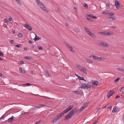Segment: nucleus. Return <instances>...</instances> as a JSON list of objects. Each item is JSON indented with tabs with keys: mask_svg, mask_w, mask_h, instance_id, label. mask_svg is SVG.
Instances as JSON below:
<instances>
[{
	"mask_svg": "<svg viewBox=\"0 0 124 124\" xmlns=\"http://www.w3.org/2000/svg\"><path fill=\"white\" fill-rule=\"evenodd\" d=\"M3 54L0 52V56H3Z\"/></svg>",
	"mask_w": 124,
	"mask_h": 124,
	"instance_id": "55",
	"label": "nucleus"
},
{
	"mask_svg": "<svg viewBox=\"0 0 124 124\" xmlns=\"http://www.w3.org/2000/svg\"><path fill=\"white\" fill-rule=\"evenodd\" d=\"M99 45L102 47H108L109 46L108 44H107V43L105 41H102L99 44Z\"/></svg>",
	"mask_w": 124,
	"mask_h": 124,
	"instance_id": "4",
	"label": "nucleus"
},
{
	"mask_svg": "<svg viewBox=\"0 0 124 124\" xmlns=\"http://www.w3.org/2000/svg\"><path fill=\"white\" fill-rule=\"evenodd\" d=\"M120 91L122 92H124V89H123L122 88Z\"/></svg>",
	"mask_w": 124,
	"mask_h": 124,
	"instance_id": "45",
	"label": "nucleus"
},
{
	"mask_svg": "<svg viewBox=\"0 0 124 124\" xmlns=\"http://www.w3.org/2000/svg\"><path fill=\"white\" fill-rule=\"evenodd\" d=\"M45 72H46V75H47L49 76H50V74L47 70H45Z\"/></svg>",
	"mask_w": 124,
	"mask_h": 124,
	"instance_id": "28",
	"label": "nucleus"
},
{
	"mask_svg": "<svg viewBox=\"0 0 124 124\" xmlns=\"http://www.w3.org/2000/svg\"><path fill=\"white\" fill-rule=\"evenodd\" d=\"M106 6L108 7H109L110 6L109 4V3H107L106 4Z\"/></svg>",
	"mask_w": 124,
	"mask_h": 124,
	"instance_id": "43",
	"label": "nucleus"
},
{
	"mask_svg": "<svg viewBox=\"0 0 124 124\" xmlns=\"http://www.w3.org/2000/svg\"><path fill=\"white\" fill-rule=\"evenodd\" d=\"M16 0L18 3L20 5H22V3L20 2L19 0Z\"/></svg>",
	"mask_w": 124,
	"mask_h": 124,
	"instance_id": "34",
	"label": "nucleus"
},
{
	"mask_svg": "<svg viewBox=\"0 0 124 124\" xmlns=\"http://www.w3.org/2000/svg\"><path fill=\"white\" fill-rule=\"evenodd\" d=\"M32 42V41L31 40H29L28 42V43L30 44H31Z\"/></svg>",
	"mask_w": 124,
	"mask_h": 124,
	"instance_id": "60",
	"label": "nucleus"
},
{
	"mask_svg": "<svg viewBox=\"0 0 124 124\" xmlns=\"http://www.w3.org/2000/svg\"><path fill=\"white\" fill-rule=\"evenodd\" d=\"M83 5L84 7H87V8L88 7V6L85 3H84V4Z\"/></svg>",
	"mask_w": 124,
	"mask_h": 124,
	"instance_id": "40",
	"label": "nucleus"
},
{
	"mask_svg": "<svg viewBox=\"0 0 124 124\" xmlns=\"http://www.w3.org/2000/svg\"><path fill=\"white\" fill-rule=\"evenodd\" d=\"M59 120V118H58V117L56 116L53 119L52 121V123H54L56 122H57Z\"/></svg>",
	"mask_w": 124,
	"mask_h": 124,
	"instance_id": "14",
	"label": "nucleus"
},
{
	"mask_svg": "<svg viewBox=\"0 0 124 124\" xmlns=\"http://www.w3.org/2000/svg\"><path fill=\"white\" fill-rule=\"evenodd\" d=\"M102 14L105 15H108V13H107L106 11H103L102 13Z\"/></svg>",
	"mask_w": 124,
	"mask_h": 124,
	"instance_id": "37",
	"label": "nucleus"
},
{
	"mask_svg": "<svg viewBox=\"0 0 124 124\" xmlns=\"http://www.w3.org/2000/svg\"><path fill=\"white\" fill-rule=\"evenodd\" d=\"M74 93L75 94H78V95H81V93L80 91H75L74 92Z\"/></svg>",
	"mask_w": 124,
	"mask_h": 124,
	"instance_id": "23",
	"label": "nucleus"
},
{
	"mask_svg": "<svg viewBox=\"0 0 124 124\" xmlns=\"http://www.w3.org/2000/svg\"><path fill=\"white\" fill-rule=\"evenodd\" d=\"M108 18L109 19V20H115V18L113 16H111L109 17Z\"/></svg>",
	"mask_w": 124,
	"mask_h": 124,
	"instance_id": "25",
	"label": "nucleus"
},
{
	"mask_svg": "<svg viewBox=\"0 0 124 124\" xmlns=\"http://www.w3.org/2000/svg\"><path fill=\"white\" fill-rule=\"evenodd\" d=\"M101 109V108H99L97 109V111L96 113H97L98 112H99L100 111V110Z\"/></svg>",
	"mask_w": 124,
	"mask_h": 124,
	"instance_id": "48",
	"label": "nucleus"
},
{
	"mask_svg": "<svg viewBox=\"0 0 124 124\" xmlns=\"http://www.w3.org/2000/svg\"><path fill=\"white\" fill-rule=\"evenodd\" d=\"M42 97H43L44 98H46V99H50L51 98H48L47 97L45 96H43Z\"/></svg>",
	"mask_w": 124,
	"mask_h": 124,
	"instance_id": "57",
	"label": "nucleus"
},
{
	"mask_svg": "<svg viewBox=\"0 0 124 124\" xmlns=\"http://www.w3.org/2000/svg\"><path fill=\"white\" fill-rule=\"evenodd\" d=\"M92 84L94 85H95V86H97L99 84V82L98 81H96L94 82H92ZM93 85H92V86Z\"/></svg>",
	"mask_w": 124,
	"mask_h": 124,
	"instance_id": "20",
	"label": "nucleus"
},
{
	"mask_svg": "<svg viewBox=\"0 0 124 124\" xmlns=\"http://www.w3.org/2000/svg\"><path fill=\"white\" fill-rule=\"evenodd\" d=\"M12 18L11 17L9 18L8 19V21L9 22H10L12 20Z\"/></svg>",
	"mask_w": 124,
	"mask_h": 124,
	"instance_id": "53",
	"label": "nucleus"
},
{
	"mask_svg": "<svg viewBox=\"0 0 124 124\" xmlns=\"http://www.w3.org/2000/svg\"><path fill=\"white\" fill-rule=\"evenodd\" d=\"M16 47L19 48L20 47V45H16Z\"/></svg>",
	"mask_w": 124,
	"mask_h": 124,
	"instance_id": "49",
	"label": "nucleus"
},
{
	"mask_svg": "<svg viewBox=\"0 0 124 124\" xmlns=\"http://www.w3.org/2000/svg\"><path fill=\"white\" fill-rule=\"evenodd\" d=\"M65 45L66 46L68 47V49H70L71 48L72 46H71L70 45H69L68 43H66Z\"/></svg>",
	"mask_w": 124,
	"mask_h": 124,
	"instance_id": "24",
	"label": "nucleus"
},
{
	"mask_svg": "<svg viewBox=\"0 0 124 124\" xmlns=\"http://www.w3.org/2000/svg\"><path fill=\"white\" fill-rule=\"evenodd\" d=\"M120 79V78H118L116 79L114 81V82L115 83H116L117 82H118V81Z\"/></svg>",
	"mask_w": 124,
	"mask_h": 124,
	"instance_id": "31",
	"label": "nucleus"
},
{
	"mask_svg": "<svg viewBox=\"0 0 124 124\" xmlns=\"http://www.w3.org/2000/svg\"><path fill=\"white\" fill-rule=\"evenodd\" d=\"M86 19L90 21H92L93 20L92 19H91L90 18H86Z\"/></svg>",
	"mask_w": 124,
	"mask_h": 124,
	"instance_id": "42",
	"label": "nucleus"
},
{
	"mask_svg": "<svg viewBox=\"0 0 124 124\" xmlns=\"http://www.w3.org/2000/svg\"><path fill=\"white\" fill-rule=\"evenodd\" d=\"M36 2H37V4L38 5L39 4H40L41 3V2H40V1H39V0H35Z\"/></svg>",
	"mask_w": 124,
	"mask_h": 124,
	"instance_id": "32",
	"label": "nucleus"
},
{
	"mask_svg": "<svg viewBox=\"0 0 124 124\" xmlns=\"http://www.w3.org/2000/svg\"><path fill=\"white\" fill-rule=\"evenodd\" d=\"M85 61H86V62L88 63H92L93 62V61L90 60L89 59H87L85 60Z\"/></svg>",
	"mask_w": 124,
	"mask_h": 124,
	"instance_id": "21",
	"label": "nucleus"
},
{
	"mask_svg": "<svg viewBox=\"0 0 124 124\" xmlns=\"http://www.w3.org/2000/svg\"><path fill=\"white\" fill-rule=\"evenodd\" d=\"M14 118L13 116H12L11 117L9 118L8 119V122L9 123H12L13 121Z\"/></svg>",
	"mask_w": 124,
	"mask_h": 124,
	"instance_id": "12",
	"label": "nucleus"
},
{
	"mask_svg": "<svg viewBox=\"0 0 124 124\" xmlns=\"http://www.w3.org/2000/svg\"><path fill=\"white\" fill-rule=\"evenodd\" d=\"M40 122V121H37L35 124H39Z\"/></svg>",
	"mask_w": 124,
	"mask_h": 124,
	"instance_id": "59",
	"label": "nucleus"
},
{
	"mask_svg": "<svg viewBox=\"0 0 124 124\" xmlns=\"http://www.w3.org/2000/svg\"><path fill=\"white\" fill-rule=\"evenodd\" d=\"M4 115L2 116L0 118V120L4 118Z\"/></svg>",
	"mask_w": 124,
	"mask_h": 124,
	"instance_id": "52",
	"label": "nucleus"
},
{
	"mask_svg": "<svg viewBox=\"0 0 124 124\" xmlns=\"http://www.w3.org/2000/svg\"><path fill=\"white\" fill-rule=\"evenodd\" d=\"M74 31H75L77 32H79V31L77 29H75V30H74Z\"/></svg>",
	"mask_w": 124,
	"mask_h": 124,
	"instance_id": "54",
	"label": "nucleus"
},
{
	"mask_svg": "<svg viewBox=\"0 0 124 124\" xmlns=\"http://www.w3.org/2000/svg\"><path fill=\"white\" fill-rule=\"evenodd\" d=\"M19 70L20 71H21V72H22V70L21 68H20L19 69Z\"/></svg>",
	"mask_w": 124,
	"mask_h": 124,
	"instance_id": "62",
	"label": "nucleus"
},
{
	"mask_svg": "<svg viewBox=\"0 0 124 124\" xmlns=\"http://www.w3.org/2000/svg\"><path fill=\"white\" fill-rule=\"evenodd\" d=\"M25 85H26V86H29V85H31V84H30V83H27V84H25Z\"/></svg>",
	"mask_w": 124,
	"mask_h": 124,
	"instance_id": "51",
	"label": "nucleus"
},
{
	"mask_svg": "<svg viewBox=\"0 0 124 124\" xmlns=\"http://www.w3.org/2000/svg\"><path fill=\"white\" fill-rule=\"evenodd\" d=\"M3 26L4 27H6L7 26L5 24H3Z\"/></svg>",
	"mask_w": 124,
	"mask_h": 124,
	"instance_id": "61",
	"label": "nucleus"
},
{
	"mask_svg": "<svg viewBox=\"0 0 124 124\" xmlns=\"http://www.w3.org/2000/svg\"><path fill=\"white\" fill-rule=\"evenodd\" d=\"M115 6L116 8L117 9L119 8L120 7V3L117 0H116L115 1Z\"/></svg>",
	"mask_w": 124,
	"mask_h": 124,
	"instance_id": "9",
	"label": "nucleus"
},
{
	"mask_svg": "<svg viewBox=\"0 0 124 124\" xmlns=\"http://www.w3.org/2000/svg\"><path fill=\"white\" fill-rule=\"evenodd\" d=\"M23 62V61H20V64H22Z\"/></svg>",
	"mask_w": 124,
	"mask_h": 124,
	"instance_id": "56",
	"label": "nucleus"
},
{
	"mask_svg": "<svg viewBox=\"0 0 124 124\" xmlns=\"http://www.w3.org/2000/svg\"><path fill=\"white\" fill-rule=\"evenodd\" d=\"M114 93L115 92L113 91H110L107 94L108 97L109 99L110 97L113 95Z\"/></svg>",
	"mask_w": 124,
	"mask_h": 124,
	"instance_id": "7",
	"label": "nucleus"
},
{
	"mask_svg": "<svg viewBox=\"0 0 124 124\" xmlns=\"http://www.w3.org/2000/svg\"><path fill=\"white\" fill-rule=\"evenodd\" d=\"M87 103H85L84 105H83V106L82 107L84 108V109L87 106Z\"/></svg>",
	"mask_w": 124,
	"mask_h": 124,
	"instance_id": "33",
	"label": "nucleus"
},
{
	"mask_svg": "<svg viewBox=\"0 0 124 124\" xmlns=\"http://www.w3.org/2000/svg\"><path fill=\"white\" fill-rule=\"evenodd\" d=\"M10 42L11 43H12L14 42V41L13 40H11L10 41Z\"/></svg>",
	"mask_w": 124,
	"mask_h": 124,
	"instance_id": "58",
	"label": "nucleus"
},
{
	"mask_svg": "<svg viewBox=\"0 0 124 124\" xmlns=\"http://www.w3.org/2000/svg\"><path fill=\"white\" fill-rule=\"evenodd\" d=\"M97 60L98 61H101L105 60V58L102 57H98L97 56Z\"/></svg>",
	"mask_w": 124,
	"mask_h": 124,
	"instance_id": "15",
	"label": "nucleus"
},
{
	"mask_svg": "<svg viewBox=\"0 0 124 124\" xmlns=\"http://www.w3.org/2000/svg\"><path fill=\"white\" fill-rule=\"evenodd\" d=\"M109 16H113L114 15L113 13H108V14Z\"/></svg>",
	"mask_w": 124,
	"mask_h": 124,
	"instance_id": "39",
	"label": "nucleus"
},
{
	"mask_svg": "<svg viewBox=\"0 0 124 124\" xmlns=\"http://www.w3.org/2000/svg\"><path fill=\"white\" fill-rule=\"evenodd\" d=\"M18 37H22V34L21 33H19L18 34Z\"/></svg>",
	"mask_w": 124,
	"mask_h": 124,
	"instance_id": "46",
	"label": "nucleus"
},
{
	"mask_svg": "<svg viewBox=\"0 0 124 124\" xmlns=\"http://www.w3.org/2000/svg\"><path fill=\"white\" fill-rule=\"evenodd\" d=\"M117 70H119V71H121L122 72H124V69L120 68H117Z\"/></svg>",
	"mask_w": 124,
	"mask_h": 124,
	"instance_id": "26",
	"label": "nucleus"
},
{
	"mask_svg": "<svg viewBox=\"0 0 124 124\" xmlns=\"http://www.w3.org/2000/svg\"><path fill=\"white\" fill-rule=\"evenodd\" d=\"M105 35L106 36L109 35H113L114 34L113 32H112L111 31H109L108 32L105 31Z\"/></svg>",
	"mask_w": 124,
	"mask_h": 124,
	"instance_id": "11",
	"label": "nucleus"
},
{
	"mask_svg": "<svg viewBox=\"0 0 124 124\" xmlns=\"http://www.w3.org/2000/svg\"><path fill=\"white\" fill-rule=\"evenodd\" d=\"M84 109V108L83 107H82L79 110V113H80L81 112V111H82Z\"/></svg>",
	"mask_w": 124,
	"mask_h": 124,
	"instance_id": "30",
	"label": "nucleus"
},
{
	"mask_svg": "<svg viewBox=\"0 0 124 124\" xmlns=\"http://www.w3.org/2000/svg\"><path fill=\"white\" fill-rule=\"evenodd\" d=\"M120 96L119 95H117L115 97V98L118 99L119 98H120Z\"/></svg>",
	"mask_w": 124,
	"mask_h": 124,
	"instance_id": "44",
	"label": "nucleus"
},
{
	"mask_svg": "<svg viewBox=\"0 0 124 124\" xmlns=\"http://www.w3.org/2000/svg\"><path fill=\"white\" fill-rule=\"evenodd\" d=\"M21 73L22 74L25 73H26V71L25 70H22V72H21Z\"/></svg>",
	"mask_w": 124,
	"mask_h": 124,
	"instance_id": "47",
	"label": "nucleus"
},
{
	"mask_svg": "<svg viewBox=\"0 0 124 124\" xmlns=\"http://www.w3.org/2000/svg\"><path fill=\"white\" fill-rule=\"evenodd\" d=\"M78 77V78L80 80H84L86 81V80L84 78L82 77H81L78 75H76Z\"/></svg>",
	"mask_w": 124,
	"mask_h": 124,
	"instance_id": "17",
	"label": "nucleus"
},
{
	"mask_svg": "<svg viewBox=\"0 0 124 124\" xmlns=\"http://www.w3.org/2000/svg\"><path fill=\"white\" fill-rule=\"evenodd\" d=\"M76 67L83 73L85 74H87V69L85 67H82L78 64H76Z\"/></svg>",
	"mask_w": 124,
	"mask_h": 124,
	"instance_id": "2",
	"label": "nucleus"
},
{
	"mask_svg": "<svg viewBox=\"0 0 124 124\" xmlns=\"http://www.w3.org/2000/svg\"><path fill=\"white\" fill-rule=\"evenodd\" d=\"M88 34L92 38H96V36L95 34L94 33L91 32L89 33Z\"/></svg>",
	"mask_w": 124,
	"mask_h": 124,
	"instance_id": "13",
	"label": "nucleus"
},
{
	"mask_svg": "<svg viewBox=\"0 0 124 124\" xmlns=\"http://www.w3.org/2000/svg\"><path fill=\"white\" fill-rule=\"evenodd\" d=\"M105 31L100 32L99 33V34L103 35H105Z\"/></svg>",
	"mask_w": 124,
	"mask_h": 124,
	"instance_id": "27",
	"label": "nucleus"
},
{
	"mask_svg": "<svg viewBox=\"0 0 124 124\" xmlns=\"http://www.w3.org/2000/svg\"><path fill=\"white\" fill-rule=\"evenodd\" d=\"M24 26L25 28L29 30L30 31H31L32 29V28L31 26L27 24H25L24 25Z\"/></svg>",
	"mask_w": 124,
	"mask_h": 124,
	"instance_id": "8",
	"label": "nucleus"
},
{
	"mask_svg": "<svg viewBox=\"0 0 124 124\" xmlns=\"http://www.w3.org/2000/svg\"><path fill=\"white\" fill-rule=\"evenodd\" d=\"M25 59L28 60L30 59L31 58V57L27 56L25 57Z\"/></svg>",
	"mask_w": 124,
	"mask_h": 124,
	"instance_id": "38",
	"label": "nucleus"
},
{
	"mask_svg": "<svg viewBox=\"0 0 124 124\" xmlns=\"http://www.w3.org/2000/svg\"><path fill=\"white\" fill-rule=\"evenodd\" d=\"M72 116L69 113L66 116H65V118H64V120H67L68 119L70 118Z\"/></svg>",
	"mask_w": 124,
	"mask_h": 124,
	"instance_id": "10",
	"label": "nucleus"
},
{
	"mask_svg": "<svg viewBox=\"0 0 124 124\" xmlns=\"http://www.w3.org/2000/svg\"><path fill=\"white\" fill-rule=\"evenodd\" d=\"M84 28L85 29L86 31L88 34L90 32V30L87 27H84Z\"/></svg>",
	"mask_w": 124,
	"mask_h": 124,
	"instance_id": "18",
	"label": "nucleus"
},
{
	"mask_svg": "<svg viewBox=\"0 0 124 124\" xmlns=\"http://www.w3.org/2000/svg\"><path fill=\"white\" fill-rule=\"evenodd\" d=\"M39 5L41 8L45 11L48 13V11L46 9V8L45 7L44 5L41 2V3L40 4H39L38 5Z\"/></svg>",
	"mask_w": 124,
	"mask_h": 124,
	"instance_id": "5",
	"label": "nucleus"
},
{
	"mask_svg": "<svg viewBox=\"0 0 124 124\" xmlns=\"http://www.w3.org/2000/svg\"><path fill=\"white\" fill-rule=\"evenodd\" d=\"M88 16L89 17H91L93 18L97 19V17L95 16H93L92 14H90L88 15Z\"/></svg>",
	"mask_w": 124,
	"mask_h": 124,
	"instance_id": "19",
	"label": "nucleus"
},
{
	"mask_svg": "<svg viewBox=\"0 0 124 124\" xmlns=\"http://www.w3.org/2000/svg\"><path fill=\"white\" fill-rule=\"evenodd\" d=\"M93 59L95 60H97V56H94V55H93Z\"/></svg>",
	"mask_w": 124,
	"mask_h": 124,
	"instance_id": "29",
	"label": "nucleus"
},
{
	"mask_svg": "<svg viewBox=\"0 0 124 124\" xmlns=\"http://www.w3.org/2000/svg\"><path fill=\"white\" fill-rule=\"evenodd\" d=\"M116 108L117 107L116 106H115L114 107L112 111L113 112H117Z\"/></svg>",
	"mask_w": 124,
	"mask_h": 124,
	"instance_id": "22",
	"label": "nucleus"
},
{
	"mask_svg": "<svg viewBox=\"0 0 124 124\" xmlns=\"http://www.w3.org/2000/svg\"><path fill=\"white\" fill-rule=\"evenodd\" d=\"M111 28L112 29H115L116 28V27H115V26H112L111 27Z\"/></svg>",
	"mask_w": 124,
	"mask_h": 124,
	"instance_id": "50",
	"label": "nucleus"
},
{
	"mask_svg": "<svg viewBox=\"0 0 124 124\" xmlns=\"http://www.w3.org/2000/svg\"><path fill=\"white\" fill-rule=\"evenodd\" d=\"M44 106H45V105H44L40 104L39 105V107L38 108H39L40 107Z\"/></svg>",
	"mask_w": 124,
	"mask_h": 124,
	"instance_id": "41",
	"label": "nucleus"
},
{
	"mask_svg": "<svg viewBox=\"0 0 124 124\" xmlns=\"http://www.w3.org/2000/svg\"><path fill=\"white\" fill-rule=\"evenodd\" d=\"M112 107V106H109L108 107V108H109V109H110V110H111V109Z\"/></svg>",
	"mask_w": 124,
	"mask_h": 124,
	"instance_id": "64",
	"label": "nucleus"
},
{
	"mask_svg": "<svg viewBox=\"0 0 124 124\" xmlns=\"http://www.w3.org/2000/svg\"><path fill=\"white\" fill-rule=\"evenodd\" d=\"M80 86V88L82 89H88L91 87H93V85L92 86V83H88L87 84L81 83Z\"/></svg>",
	"mask_w": 124,
	"mask_h": 124,
	"instance_id": "3",
	"label": "nucleus"
},
{
	"mask_svg": "<svg viewBox=\"0 0 124 124\" xmlns=\"http://www.w3.org/2000/svg\"><path fill=\"white\" fill-rule=\"evenodd\" d=\"M77 108H75L70 111L69 113L72 116L74 115L75 113L76 112H77Z\"/></svg>",
	"mask_w": 124,
	"mask_h": 124,
	"instance_id": "6",
	"label": "nucleus"
},
{
	"mask_svg": "<svg viewBox=\"0 0 124 124\" xmlns=\"http://www.w3.org/2000/svg\"><path fill=\"white\" fill-rule=\"evenodd\" d=\"M41 39L40 37H37V35L35 34V38L34 39V40L35 41H36V40H40Z\"/></svg>",
	"mask_w": 124,
	"mask_h": 124,
	"instance_id": "16",
	"label": "nucleus"
},
{
	"mask_svg": "<svg viewBox=\"0 0 124 124\" xmlns=\"http://www.w3.org/2000/svg\"><path fill=\"white\" fill-rule=\"evenodd\" d=\"M38 49L39 50H43V48L41 46H38Z\"/></svg>",
	"mask_w": 124,
	"mask_h": 124,
	"instance_id": "35",
	"label": "nucleus"
},
{
	"mask_svg": "<svg viewBox=\"0 0 124 124\" xmlns=\"http://www.w3.org/2000/svg\"><path fill=\"white\" fill-rule=\"evenodd\" d=\"M5 22L6 23H7L8 22V20L7 19H5Z\"/></svg>",
	"mask_w": 124,
	"mask_h": 124,
	"instance_id": "63",
	"label": "nucleus"
},
{
	"mask_svg": "<svg viewBox=\"0 0 124 124\" xmlns=\"http://www.w3.org/2000/svg\"><path fill=\"white\" fill-rule=\"evenodd\" d=\"M73 106L72 105H70L67 108L65 109L57 117H58L59 119H60L62 116L64 114L70 111L71 109L73 108Z\"/></svg>",
	"mask_w": 124,
	"mask_h": 124,
	"instance_id": "1",
	"label": "nucleus"
},
{
	"mask_svg": "<svg viewBox=\"0 0 124 124\" xmlns=\"http://www.w3.org/2000/svg\"><path fill=\"white\" fill-rule=\"evenodd\" d=\"M70 50L73 52H75V51L74 50H73V48L72 47H71V48H70Z\"/></svg>",
	"mask_w": 124,
	"mask_h": 124,
	"instance_id": "36",
	"label": "nucleus"
}]
</instances>
